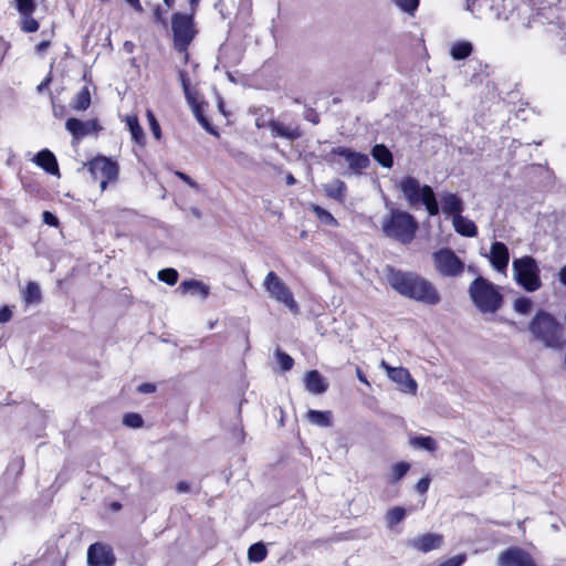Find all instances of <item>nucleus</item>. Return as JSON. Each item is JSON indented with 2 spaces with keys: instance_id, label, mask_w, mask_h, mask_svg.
I'll return each mask as SVG.
<instances>
[{
  "instance_id": "f257e3e1",
  "label": "nucleus",
  "mask_w": 566,
  "mask_h": 566,
  "mask_svg": "<svg viewBox=\"0 0 566 566\" xmlns=\"http://www.w3.org/2000/svg\"><path fill=\"white\" fill-rule=\"evenodd\" d=\"M387 282L400 295L427 305H437L441 297L436 286L427 279L412 273L387 268Z\"/></svg>"
},
{
  "instance_id": "f03ea898",
  "label": "nucleus",
  "mask_w": 566,
  "mask_h": 566,
  "mask_svg": "<svg viewBox=\"0 0 566 566\" xmlns=\"http://www.w3.org/2000/svg\"><path fill=\"white\" fill-rule=\"evenodd\" d=\"M528 328L534 338L547 348L562 349L566 344L562 324L545 311L536 313L530 322Z\"/></svg>"
},
{
  "instance_id": "7ed1b4c3",
  "label": "nucleus",
  "mask_w": 566,
  "mask_h": 566,
  "mask_svg": "<svg viewBox=\"0 0 566 566\" xmlns=\"http://www.w3.org/2000/svg\"><path fill=\"white\" fill-rule=\"evenodd\" d=\"M381 230L386 237L408 244L416 235L418 222L409 212L389 208L388 213L381 219Z\"/></svg>"
},
{
  "instance_id": "20e7f679",
  "label": "nucleus",
  "mask_w": 566,
  "mask_h": 566,
  "mask_svg": "<svg viewBox=\"0 0 566 566\" xmlns=\"http://www.w3.org/2000/svg\"><path fill=\"white\" fill-rule=\"evenodd\" d=\"M469 296L482 314L496 313L503 303L500 287L483 276H478L469 285Z\"/></svg>"
},
{
  "instance_id": "39448f33",
  "label": "nucleus",
  "mask_w": 566,
  "mask_h": 566,
  "mask_svg": "<svg viewBox=\"0 0 566 566\" xmlns=\"http://www.w3.org/2000/svg\"><path fill=\"white\" fill-rule=\"evenodd\" d=\"M398 189L408 206L417 207L422 203L430 216L439 213V205L430 186H421L417 178L407 176L399 181Z\"/></svg>"
},
{
  "instance_id": "423d86ee",
  "label": "nucleus",
  "mask_w": 566,
  "mask_h": 566,
  "mask_svg": "<svg viewBox=\"0 0 566 566\" xmlns=\"http://www.w3.org/2000/svg\"><path fill=\"white\" fill-rule=\"evenodd\" d=\"M513 277L516 283L527 292H535L541 289L539 266L537 261L530 255L513 260Z\"/></svg>"
},
{
  "instance_id": "0eeeda50",
  "label": "nucleus",
  "mask_w": 566,
  "mask_h": 566,
  "mask_svg": "<svg viewBox=\"0 0 566 566\" xmlns=\"http://www.w3.org/2000/svg\"><path fill=\"white\" fill-rule=\"evenodd\" d=\"M436 273L441 277L454 279L463 274L464 261L450 248H441L431 255Z\"/></svg>"
},
{
  "instance_id": "6e6552de",
  "label": "nucleus",
  "mask_w": 566,
  "mask_h": 566,
  "mask_svg": "<svg viewBox=\"0 0 566 566\" xmlns=\"http://www.w3.org/2000/svg\"><path fill=\"white\" fill-rule=\"evenodd\" d=\"M263 286L270 297L286 306L292 313L297 314L300 308L293 297L290 287L276 275L275 272H269L263 281Z\"/></svg>"
},
{
  "instance_id": "1a4fd4ad",
  "label": "nucleus",
  "mask_w": 566,
  "mask_h": 566,
  "mask_svg": "<svg viewBox=\"0 0 566 566\" xmlns=\"http://www.w3.org/2000/svg\"><path fill=\"white\" fill-rule=\"evenodd\" d=\"M192 15V12L191 14L175 13L171 18L174 44L175 49L179 52L186 51L195 38L196 30Z\"/></svg>"
},
{
  "instance_id": "9d476101",
  "label": "nucleus",
  "mask_w": 566,
  "mask_h": 566,
  "mask_svg": "<svg viewBox=\"0 0 566 566\" xmlns=\"http://www.w3.org/2000/svg\"><path fill=\"white\" fill-rule=\"evenodd\" d=\"M328 156L332 158V161L337 165H342L343 159L348 171L353 175H360L370 164V159L366 154L343 146L333 148Z\"/></svg>"
},
{
  "instance_id": "9b49d317",
  "label": "nucleus",
  "mask_w": 566,
  "mask_h": 566,
  "mask_svg": "<svg viewBox=\"0 0 566 566\" xmlns=\"http://www.w3.org/2000/svg\"><path fill=\"white\" fill-rule=\"evenodd\" d=\"M88 170L94 180L99 181L101 190L104 191L108 182L117 179L118 166L106 157H96L88 163Z\"/></svg>"
},
{
  "instance_id": "f8f14e48",
  "label": "nucleus",
  "mask_w": 566,
  "mask_h": 566,
  "mask_svg": "<svg viewBox=\"0 0 566 566\" xmlns=\"http://www.w3.org/2000/svg\"><path fill=\"white\" fill-rule=\"evenodd\" d=\"M380 366L387 371V376L400 386L403 392L416 394L417 382L412 379L408 369L403 367H390L386 361H381Z\"/></svg>"
},
{
  "instance_id": "ddd939ff",
  "label": "nucleus",
  "mask_w": 566,
  "mask_h": 566,
  "mask_svg": "<svg viewBox=\"0 0 566 566\" xmlns=\"http://www.w3.org/2000/svg\"><path fill=\"white\" fill-rule=\"evenodd\" d=\"M87 562L91 566H113L115 557L108 545L95 543L88 547Z\"/></svg>"
},
{
  "instance_id": "4468645a",
  "label": "nucleus",
  "mask_w": 566,
  "mask_h": 566,
  "mask_svg": "<svg viewBox=\"0 0 566 566\" xmlns=\"http://www.w3.org/2000/svg\"><path fill=\"white\" fill-rule=\"evenodd\" d=\"M499 566H536L532 557L521 548H510L500 554Z\"/></svg>"
},
{
  "instance_id": "2eb2a0df",
  "label": "nucleus",
  "mask_w": 566,
  "mask_h": 566,
  "mask_svg": "<svg viewBox=\"0 0 566 566\" xmlns=\"http://www.w3.org/2000/svg\"><path fill=\"white\" fill-rule=\"evenodd\" d=\"M489 261L495 271L505 273L510 261L507 247L500 241L493 242L490 249Z\"/></svg>"
},
{
  "instance_id": "dca6fc26",
  "label": "nucleus",
  "mask_w": 566,
  "mask_h": 566,
  "mask_svg": "<svg viewBox=\"0 0 566 566\" xmlns=\"http://www.w3.org/2000/svg\"><path fill=\"white\" fill-rule=\"evenodd\" d=\"M65 127L74 139H82L99 129L95 119L84 122L77 118H69L65 123Z\"/></svg>"
},
{
  "instance_id": "f3484780",
  "label": "nucleus",
  "mask_w": 566,
  "mask_h": 566,
  "mask_svg": "<svg viewBox=\"0 0 566 566\" xmlns=\"http://www.w3.org/2000/svg\"><path fill=\"white\" fill-rule=\"evenodd\" d=\"M442 535L428 533L422 536L410 539L409 546L419 552L428 553L439 548L442 544Z\"/></svg>"
},
{
  "instance_id": "a211bd4d",
  "label": "nucleus",
  "mask_w": 566,
  "mask_h": 566,
  "mask_svg": "<svg viewBox=\"0 0 566 566\" xmlns=\"http://www.w3.org/2000/svg\"><path fill=\"white\" fill-rule=\"evenodd\" d=\"M268 128L271 130L273 137L284 138L291 142L301 137L298 126L284 125L274 119L268 122Z\"/></svg>"
},
{
  "instance_id": "6ab92c4d",
  "label": "nucleus",
  "mask_w": 566,
  "mask_h": 566,
  "mask_svg": "<svg viewBox=\"0 0 566 566\" xmlns=\"http://www.w3.org/2000/svg\"><path fill=\"white\" fill-rule=\"evenodd\" d=\"M305 388L308 392L314 395L324 394L328 384L317 370H310L304 376Z\"/></svg>"
},
{
  "instance_id": "aec40b11",
  "label": "nucleus",
  "mask_w": 566,
  "mask_h": 566,
  "mask_svg": "<svg viewBox=\"0 0 566 566\" xmlns=\"http://www.w3.org/2000/svg\"><path fill=\"white\" fill-rule=\"evenodd\" d=\"M442 203V212L447 216H451L452 219L454 216L462 214L464 210L463 201L455 193H444L441 197Z\"/></svg>"
},
{
  "instance_id": "412c9836",
  "label": "nucleus",
  "mask_w": 566,
  "mask_h": 566,
  "mask_svg": "<svg viewBox=\"0 0 566 566\" xmlns=\"http://www.w3.org/2000/svg\"><path fill=\"white\" fill-rule=\"evenodd\" d=\"M452 226L455 232L462 237L474 238L478 235V228L475 223L462 214L454 216L452 219Z\"/></svg>"
},
{
  "instance_id": "4be33fe9",
  "label": "nucleus",
  "mask_w": 566,
  "mask_h": 566,
  "mask_svg": "<svg viewBox=\"0 0 566 566\" xmlns=\"http://www.w3.org/2000/svg\"><path fill=\"white\" fill-rule=\"evenodd\" d=\"M34 163L51 175L59 174V166H57L56 158H55L54 154L52 151H50L49 149H43V150L39 151L34 158Z\"/></svg>"
},
{
  "instance_id": "5701e85b",
  "label": "nucleus",
  "mask_w": 566,
  "mask_h": 566,
  "mask_svg": "<svg viewBox=\"0 0 566 566\" xmlns=\"http://www.w3.org/2000/svg\"><path fill=\"white\" fill-rule=\"evenodd\" d=\"M323 190L328 198L343 202L346 197L347 187L343 180L335 178L329 182L324 184Z\"/></svg>"
},
{
  "instance_id": "b1692460",
  "label": "nucleus",
  "mask_w": 566,
  "mask_h": 566,
  "mask_svg": "<svg viewBox=\"0 0 566 566\" xmlns=\"http://www.w3.org/2000/svg\"><path fill=\"white\" fill-rule=\"evenodd\" d=\"M178 290L181 293H191L198 295L201 300L207 298L210 292V287L201 281L187 280L180 283Z\"/></svg>"
},
{
  "instance_id": "393cba45",
  "label": "nucleus",
  "mask_w": 566,
  "mask_h": 566,
  "mask_svg": "<svg viewBox=\"0 0 566 566\" xmlns=\"http://www.w3.org/2000/svg\"><path fill=\"white\" fill-rule=\"evenodd\" d=\"M373 158L385 168H391L394 158L391 151L382 144L375 145L371 149Z\"/></svg>"
},
{
  "instance_id": "a878e982",
  "label": "nucleus",
  "mask_w": 566,
  "mask_h": 566,
  "mask_svg": "<svg viewBox=\"0 0 566 566\" xmlns=\"http://www.w3.org/2000/svg\"><path fill=\"white\" fill-rule=\"evenodd\" d=\"M306 418L312 424H315L317 427L325 428L332 426L331 411L308 410Z\"/></svg>"
},
{
  "instance_id": "bb28decb",
  "label": "nucleus",
  "mask_w": 566,
  "mask_h": 566,
  "mask_svg": "<svg viewBox=\"0 0 566 566\" xmlns=\"http://www.w3.org/2000/svg\"><path fill=\"white\" fill-rule=\"evenodd\" d=\"M126 124L130 132L132 138L139 145L145 144V134L139 125L138 118L135 115H129L126 117Z\"/></svg>"
},
{
  "instance_id": "cd10ccee",
  "label": "nucleus",
  "mask_w": 566,
  "mask_h": 566,
  "mask_svg": "<svg viewBox=\"0 0 566 566\" xmlns=\"http://www.w3.org/2000/svg\"><path fill=\"white\" fill-rule=\"evenodd\" d=\"M472 44L467 41H459L452 44L450 55L453 60H463L472 53Z\"/></svg>"
},
{
  "instance_id": "c85d7f7f",
  "label": "nucleus",
  "mask_w": 566,
  "mask_h": 566,
  "mask_svg": "<svg viewBox=\"0 0 566 566\" xmlns=\"http://www.w3.org/2000/svg\"><path fill=\"white\" fill-rule=\"evenodd\" d=\"M91 105V94L86 86H84L74 97L71 106L75 111H86Z\"/></svg>"
},
{
  "instance_id": "c756f323",
  "label": "nucleus",
  "mask_w": 566,
  "mask_h": 566,
  "mask_svg": "<svg viewBox=\"0 0 566 566\" xmlns=\"http://www.w3.org/2000/svg\"><path fill=\"white\" fill-rule=\"evenodd\" d=\"M410 446L413 448H420L430 452H433L438 448L437 441L429 436H419L410 439Z\"/></svg>"
},
{
  "instance_id": "7c9ffc66",
  "label": "nucleus",
  "mask_w": 566,
  "mask_h": 566,
  "mask_svg": "<svg viewBox=\"0 0 566 566\" xmlns=\"http://www.w3.org/2000/svg\"><path fill=\"white\" fill-rule=\"evenodd\" d=\"M268 551L263 543L259 542L251 545L248 549V558L250 562L260 563L266 557Z\"/></svg>"
},
{
  "instance_id": "2f4dec72",
  "label": "nucleus",
  "mask_w": 566,
  "mask_h": 566,
  "mask_svg": "<svg viewBox=\"0 0 566 566\" xmlns=\"http://www.w3.org/2000/svg\"><path fill=\"white\" fill-rule=\"evenodd\" d=\"M41 289L38 283L30 282L24 292L23 298L28 304H36L41 302Z\"/></svg>"
},
{
  "instance_id": "473e14b6",
  "label": "nucleus",
  "mask_w": 566,
  "mask_h": 566,
  "mask_svg": "<svg viewBox=\"0 0 566 566\" xmlns=\"http://www.w3.org/2000/svg\"><path fill=\"white\" fill-rule=\"evenodd\" d=\"M406 516V510L400 506L390 509L386 513V523L389 528H392L396 524L400 523Z\"/></svg>"
},
{
  "instance_id": "72a5a7b5",
  "label": "nucleus",
  "mask_w": 566,
  "mask_h": 566,
  "mask_svg": "<svg viewBox=\"0 0 566 566\" xmlns=\"http://www.w3.org/2000/svg\"><path fill=\"white\" fill-rule=\"evenodd\" d=\"M192 107V112L200 123V125L210 134L218 136V132L210 125L209 120L203 116L202 111L200 106L197 104L196 99L193 101V104H190Z\"/></svg>"
},
{
  "instance_id": "f704fd0d",
  "label": "nucleus",
  "mask_w": 566,
  "mask_h": 566,
  "mask_svg": "<svg viewBox=\"0 0 566 566\" xmlns=\"http://www.w3.org/2000/svg\"><path fill=\"white\" fill-rule=\"evenodd\" d=\"M312 210L322 223L332 226V227L337 224V221L332 216V213H329L327 210L323 209L322 207H319L317 205H313Z\"/></svg>"
},
{
  "instance_id": "c9c22d12",
  "label": "nucleus",
  "mask_w": 566,
  "mask_h": 566,
  "mask_svg": "<svg viewBox=\"0 0 566 566\" xmlns=\"http://www.w3.org/2000/svg\"><path fill=\"white\" fill-rule=\"evenodd\" d=\"M21 15V29L24 32L31 33L39 29V22L32 18V13H22Z\"/></svg>"
},
{
  "instance_id": "e433bc0d",
  "label": "nucleus",
  "mask_w": 566,
  "mask_h": 566,
  "mask_svg": "<svg viewBox=\"0 0 566 566\" xmlns=\"http://www.w3.org/2000/svg\"><path fill=\"white\" fill-rule=\"evenodd\" d=\"M158 279L168 285H175L178 281V272L175 269H164L158 272Z\"/></svg>"
},
{
  "instance_id": "4c0bfd02",
  "label": "nucleus",
  "mask_w": 566,
  "mask_h": 566,
  "mask_svg": "<svg viewBox=\"0 0 566 566\" xmlns=\"http://www.w3.org/2000/svg\"><path fill=\"white\" fill-rule=\"evenodd\" d=\"M179 80L185 93V96L189 104H193V101L196 99L191 90H190V81L187 76V73L185 71H179Z\"/></svg>"
},
{
  "instance_id": "58836bf2",
  "label": "nucleus",
  "mask_w": 566,
  "mask_h": 566,
  "mask_svg": "<svg viewBox=\"0 0 566 566\" xmlns=\"http://www.w3.org/2000/svg\"><path fill=\"white\" fill-rule=\"evenodd\" d=\"M400 10L403 12H407L409 14H412L418 6L419 0H391Z\"/></svg>"
},
{
  "instance_id": "ea45409f",
  "label": "nucleus",
  "mask_w": 566,
  "mask_h": 566,
  "mask_svg": "<svg viewBox=\"0 0 566 566\" xmlns=\"http://www.w3.org/2000/svg\"><path fill=\"white\" fill-rule=\"evenodd\" d=\"M410 465L407 462H398L391 468L392 482L399 481L408 472Z\"/></svg>"
},
{
  "instance_id": "a19ab883",
  "label": "nucleus",
  "mask_w": 566,
  "mask_h": 566,
  "mask_svg": "<svg viewBox=\"0 0 566 566\" xmlns=\"http://www.w3.org/2000/svg\"><path fill=\"white\" fill-rule=\"evenodd\" d=\"M513 308L520 314H527L532 308V301L528 297L516 298Z\"/></svg>"
},
{
  "instance_id": "79ce46f5",
  "label": "nucleus",
  "mask_w": 566,
  "mask_h": 566,
  "mask_svg": "<svg viewBox=\"0 0 566 566\" xmlns=\"http://www.w3.org/2000/svg\"><path fill=\"white\" fill-rule=\"evenodd\" d=\"M275 356L281 365L282 370L287 371L293 367L294 360L289 354L276 349Z\"/></svg>"
},
{
  "instance_id": "37998d69",
  "label": "nucleus",
  "mask_w": 566,
  "mask_h": 566,
  "mask_svg": "<svg viewBox=\"0 0 566 566\" xmlns=\"http://www.w3.org/2000/svg\"><path fill=\"white\" fill-rule=\"evenodd\" d=\"M146 116H147L148 124H149V127H150V130H151L154 137L157 140H159L161 138V129H160L158 120L156 119L154 113L150 109L147 111Z\"/></svg>"
},
{
  "instance_id": "c03bdc74",
  "label": "nucleus",
  "mask_w": 566,
  "mask_h": 566,
  "mask_svg": "<svg viewBox=\"0 0 566 566\" xmlns=\"http://www.w3.org/2000/svg\"><path fill=\"white\" fill-rule=\"evenodd\" d=\"M123 423L129 428H140L143 426V419L138 413H127L123 418Z\"/></svg>"
},
{
  "instance_id": "a18cd8bd",
  "label": "nucleus",
  "mask_w": 566,
  "mask_h": 566,
  "mask_svg": "<svg viewBox=\"0 0 566 566\" xmlns=\"http://www.w3.org/2000/svg\"><path fill=\"white\" fill-rule=\"evenodd\" d=\"M17 10L20 14L22 13H33L35 10L34 0H15Z\"/></svg>"
},
{
  "instance_id": "49530a36",
  "label": "nucleus",
  "mask_w": 566,
  "mask_h": 566,
  "mask_svg": "<svg viewBox=\"0 0 566 566\" xmlns=\"http://www.w3.org/2000/svg\"><path fill=\"white\" fill-rule=\"evenodd\" d=\"M176 176L178 178H180L184 182H186L188 186H190L191 188H193V189L199 188L198 184L191 177H189L187 174L181 172V171H176Z\"/></svg>"
},
{
  "instance_id": "de8ad7c7",
  "label": "nucleus",
  "mask_w": 566,
  "mask_h": 566,
  "mask_svg": "<svg viewBox=\"0 0 566 566\" xmlns=\"http://www.w3.org/2000/svg\"><path fill=\"white\" fill-rule=\"evenodd\" d=\"M42 218H43V222L49 226L56 227L59 224L57 218L50 211H44L42 213Z\"/></svg>"
},
{
  "instance_id": "09e8293b",
  "label": "nucleus",
  "mask_w": 566,
  "mask_h": 566,
  "mask_svg": "<svg viewBox=\"0 0 566 566\" xmlns=\"http://www.w3.org/2000/svg\"><path fill=\"white\" fill-rule=\"evenodd\" d=\"M430 485V479L429 478H422L419 480V482L416 485V491L420 494H424Z\"/></svg>"
},
{
  "instance_id": "8fccbe9b",
  "label": "nucleus",
  "mask_w": 566,
  "mask_h": 566,
  "mask_svg": "<svg viewBox=\"0 0 566 566\" xmlns=\"http://www.w3.org/2000/svg\"><path fill=\"white\" fill-rule=\"evenodd\" d=\"M12 317V311L9 306H3L0 310V324L9 322Z\"/></svg>"
},
{
  "instance_id": "3c124183",
  "label": "nucleus",
  "mask_w": 566,
  "mask_h": 566,
  "mask_svg": "<svg viewBox=\"0 0 566 566\" xmlns=\"http://www.w3.org/2000/svg\"><path fill=\"white\" fill-rule=\"evenodd\" d=\"M137 390L140 394H151L156 390V386L151 382H144L138 386Z\"/></svg>"
},
{
  "instance_id": "603ef678",
  "label": "nucleus",
  "mask_w": 566,
  "mask_h": 566,
  "mask_svg": "<svg viewBox=\"0 0 566 566\" xmlns=\"http://www.w3.org/2000/svg\"><path fill=\"white\" fill-rule=\"evenodd\" d=\"M191 490V486L188 482L186 481H180L177 485H176V491L178 493H188L190 492Z\"/></svg>"
},
{
  "instance_id": "864d4df0",
  "label": "nucleus",
  "mask_w": 566,
  "mask_h": 566,
  "mask_svg": "<svg viewBox=\"0 0 566 566\" xmlns=\"http://www.w3.org/2000/svg\"><path fill=\"white\" fill-rule=\"evenodd\" d=\"M154 15H155V20L157 22L165 23V19L163 17V11L159 7L155 9Z\"/></svg>"
},
{
  "instance_id": "5fc2aeb1",
  "label": "nucleus",
  "mask_w": 566,
  "mask_h": 566,
  "mask_svg": "<svg viewBox=\"0 0 566 566\" xmlns=\"http://www.w3.org/2000/svg\"><path fill=\"white\" fill-rule=\"evenodd\" d=\"M49 45H50L49 41H41L36 45L35 50H36L38 53H42V52H44L49 48Z\"/></svg>"
},
{
  "instance_id": "6e6d98bb",
  "label": "nucleus",
  "mask_w": 566,
  "mask_h": 566,
  "mask_svg": "<svg viewBox=\"0 0 566 566\" xmlns=\"http://www.w3.org/2000/svg\"><path fill=\"white\" fill-rule=\"evenodd\" d=\"M128 4H130L135 10L143 11V7L139 0H125Z\"/></svg>"
},
{
  "instance_id": "4d7b16f0",
  "label": "nucleus",
  "mask_w": 566,
  "mask_h": 566,
  "mask_svg": "<svg viewBox=\"0 0 566 566\" xmlns=\"http://www.w3.org/2000/svg\"><path fill=\"white\" fill-rule=\"evenodd\" d=\"M356 376H357V378H358L361 382H364V384H366L367 386H369V382H368V380H367L366 376L364 375V373L360 370V368H356Z\"/></svg>"
},
{
  "instance_id": "13d9d810",
  "label": "nucleus",
  "mask_w": 566,
  "mask_h": 566,
  "mask_svg": "<svg viewBox=\"0 0 566 566\" xmlns=\"http://www.w3.org/2000/svg\"><path fill=\"white\" fill-rule=\"evenodd\" d=\"M558 276H559V281L562 284L566 285V265L563 266L560 270H559V273H558Z\"/></svg>"
},
{
  "instance_id": "bf43d9fd",
  "label": "nucleus",
  "mask_w": 566,
  "mask_h": 566,
  "mask_svg": "<svg viewBox=\"0 0 566 566\" xmlns=\"http://www.w3.org/2000/svg\"><path fill=\"white\" fill-rule=\"evenodd\" d=\"M50 77L45 78L44 81H42L39 85H38V91L41 92L49 83H50Z\"/></svg>"
},
{
  "instance_id": "052dcab7",
  "label": "nucleus",
  "mask_w": 566,
  "mask_h": 566,
  "mask_svg": "<svg viewBox=\"0 0 566 566\" xmlns=\"http://www.w3.org/2000/svg\"><path fill=\"white\" fill-rule=\"evenodd\" d=\"M255 125H256V127H259V128L268 127V122L262 120V119H260V118H256V120H255Z\"/></svg>"
},
{
  "instance_id": "680f3d73",
  "label": "nucleus",
  "mask_w": 566,
  "mask_h": 566,
  "mask_svg": "<svg viewBox=\"0 0 566 566\" xmlns=\"http://www.w3.org/2000/svg\"><path fill=\"white\" fill-rule=\"evenodd\" d=\"M295 182H296V180H295V178L293 177V175H292V174H289V175L286 176V184H287L289 186H293Z\"/></svg>"
},
{
  "instance_id": "e2e57ef3",
  "label": "nucleus",
  "mask_w": 566,
  "mask_h": 566,
  "mask_svg": "<svg viewBox=\"0 0 566 566\" xmlns=\"http://www.w3.org/2000/svg\"><path fill=\"white\" fill-rule=\"evenodd\" d=\"M189 2H190L191 11H192V13H195L196 8L198 7L200 0H189Z\"/></svg>"
},
{
  "instance_id": "0e129e2a",
  "label": "nucleus",
  "mask_w": 566,
  "mask_h": 566,
  "mask_svg": "<svg viewBox=\"0 0 566 566\" xmlns=\"http://www.w3.org/2000/svg\"><path fill=\"white\" fill-rule=\"evenodd\" d=\"M168 8L174 6L175 0H163Z\"/></svg>"
}]
</instances>
